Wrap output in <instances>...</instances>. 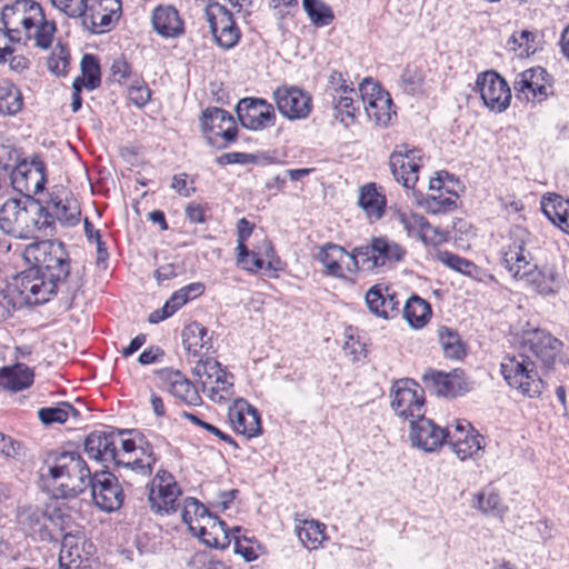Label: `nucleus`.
<instances>
[{
    "mask_svg": "<svg viewBox=\"0 0 569 569\" xmlns=\"http://www.w3.org/2000/svg\"><path fill=\"white\" fill-rule=\"evenodd\" d=\"M522 343L541 361L546 368L553 366L562 349V342L541 329L527 330L522 335Z\"/></svg>",
    "mask_w": 569,
    "mask_h": 569,
    "instance_id": "b1692460",
    "label": "nucleus"
},
{
    "mask_svg": "<svg viewBox=\"0 0 569 569\" xmlns=\"http://www.w3.org/2000/svg\"><path fill=\"white\" fill-rule=\"evenodd\" d=\"M19 43L18 36L4 27L0 29V64L7 62L8 57L14 52V44Z\"/></svg>",
    "mask_w": 569,
    "mask_h": 569,
    "instance_id": "052dcab7",
    "label": "nucleus"
},
{
    "mask_svg": "<svg viewBox=\"0 0 569 569\" xmlns=\"http://www.w3.org/2000/svg\"><path fill=\"white\" fill-rule=\"evenodd\" d=\"M70 416L78 418L79 411L68 402H62L58 407L41 408L38 411V417L44 425L63 423Z\"/></svg>",
    "mask_w": 569,
    "mask_h": 569,
    "instance_id": "09e8293b",
    "label": "nucleus"
},
{
    "mask_svg": "<svg viewBox=\"0 0 569 569\" xmlns=\"http://www.w3.org/2000/svg\"><path fill=\"white\" fill-rule=\"evenodd\" d=\"M64 512L58 501H53L41 508L29 506L21 510L19 522L22 529L30 536L41 541L52 540L49 523L62 526Z\"/></svg>",
    "mask_w": 569,
    "mask_h": 569,
    "instance_id": "9d476101",
    "label": "nucleus"
},
{
    "mask_svg": "<svg viewBox=\"0 0 569 569\" xmlns=\"http://www.w3.org/2000/svg\"><path fill=\"white\" fill-rule=\"evenodd\" d=\"M22 108V96L17 87L10 82L0 84V113L13 116Z\"/></svg>",
    "mask_w": 569,
    "mask_h": 569,
    "instance_id": "c03bdc74",
    "label": "nucleus"
},
{
    "mask_svg": "<svg viewBox=\"0 0 569 569\" xmlns=\"http://www.w3.org/2000/svg\"><path fill=\"white\" fill-rule=\"evenodd\" d=\"M241 528L234 527L232 529V539L234 541V552L241 555L246 561L256 560L258 555L256 550L241 541Z\"/></svg>",
    "mask_w": 569,
    "mask_h": 569,
    "instance_id": "69168bd1",
    "label": "nucleus"
},
{
    "mask_svg": "<svg viewBox=\"0 0 569 569\" xmlns=\"http://www.w3.org/2000/svg\"><path fill=\"white\" fill-rule=\"evenodd\" d=\"M391 407L396 415L409 423L425 415V399L422 390L417 389V383L411 379H401L391 388Z\"/></svg>",
    "mask_w": 569,
    "mask_h": 569,
    "instance_id": "4468645a",
    "label": "nucleus"
},
{
    "mask_svg": "<svg viewBox=\"0 0 569 569\" xmlns=\"http://www.w3.org/2000/svg\"><path fill=\"white\" fill-rule=\"evenodd\" d=\"M110 70L114 81L119 83L129 78L131 74V67L123 58L113 60Z\"/></svg>",
    "mask_w": 569,
    "mask_h": 569,
    "instance_id": "774afa93",
    "label": "nucleus"
},
{
    "mask_svg": "<svg viewBox=\"0 0 569 569\" xmlns=\"http://www.w3.org/2000/svg\"><path fill=\"white\" fill-rule=\"evenodd\" d=\"M200 527H196L194 536L204 545L218 549L227 548L232 539V531L229 532L226 523L216 516H207Z\"/></svg>",
    "mask_w": 569,
    "mask_h": 569,
    "instance_id": "c85d7f7f",
    "label": "nucleus"
},
{
    "mask_svg": "<svg viewBox=\"0 0 569 569\" xmlns=\"http://www.w3.org/2000/svg\"><path fill=\"white\" fill-rule=\"evenodd\" d=\"M4 27L18 36L19 43L29 41L42 50L51 47L57 26L47 19L41 4L34 0H16L2 9Z\"/></svg>",
    "mask_w": 569,
    "mask_h": 569,
    "instance_id": "f03ea898",
    "label": "nucleus"
},
{
    "mask_svg": "<svg viewBox=\"0 0 569 569\" xmlns=\"http://www.w3.org/2000/svg\"><path fill=\"white\" fill-rule=\"evenodd\" d=\"M201 128L203 132L210 134L208 136L210 144H217L218 138L224 140V143L219 144V147H226L228 142L233 141L238 131L233 118L220 108H211L203 111Z\"/></svg>",
    "mask_w": 569,
    "mask_h": 569,
    "instance_id": "5701e85b",
    "label": "nucleus"
},
{
    "mask_svg": "<svg viewBox=\"0 0 569 569\" xmlns=\"http://www.w3.org/2000/svg\"><path fill=\"white\" fill-rule=\"evenodd\" d=\"M403 249L389 242L386 238H376L370 244L357 247L349 252V262L346 263L347 272L355 273L360 267L372 270L388 262L399 261L403 257Z\"/></svg>",
    "mask_w": 569,
    "mask_h": 569,
    "instance_id": "1a4fd4ad",
    "label": "nucleus"
},
{
    "mask_svg": "<svg viewBox=\"0 0 569 569\" xmlns=\"http://www.w3.org/2000/svg\"><path fill=\"white\" fill-rule=\"evenodd\" d=\"M448 237L449 230H442L439 227L430 224L427 220L425 221L420 238L425 243L437 246L447 241Z\"/></svg>",
    "mask_w": 569,
    "mask_h": 569,
    "instance_id": "680f3d73",
    "label": "nucleus"
},
{
    "mask_svg": "<svg viewBox=\"0 0 569 569\" xmlns=\"http://www.w3.org/2000/svg\"><path fill=\"white\" fill-rule=\"evenodd\" d=\"M358 204L369 219H380L385 212L386 199L377 191L375 183H369L360 188Z\"/></svg>",
    "mask_w": 569,
    "mask_h": 569,
    "instance_id": "58836bf2",
    "label": "nucleus"
},
{
    "mask_svg": "<svg viewBox=\"0 0 569 569\" xmlns=\"http://www.w3.org/2000/svg\"><path fill=\"white\" fill-rule=\"evenodd\" d=\"M40 475L53 496L62 499L77 497L92 479L86 460L76 451L50 456Z\"/></svg>",
    "mask_w": 569,
    "mask_h": 569,
    "instance_id": "7ed1b4c3",
    "label": "nucleus"
},
{
    "mask_svg": "<svg viewBox=\"0 0 569 569\" xmlns=\"http://www.w3.org/2000/svg\"><path fill=\"white\" fill-rule=\"evenodd\" d=\"M232 386V376H229L222 370V376L219 375V379L217 380L213 378L211 388H207L206 390L209 391L211 400L220 402L226 400L230 395Z\"/></svg>",
    "mask_w": 569,
    "mask_h": 569,
    "instance_id": "6e6d98bb",
    "label": "nucleus"
},
{
    "mask_svg": "<svg viewBox=\"0 0 569 569\" xmlns=\"http://www.w3.org/2000/svg\"><path fill=\"white\" fill-rule=\"evenodd\" d=\"M67 17L81 18L84 29L92 33L109 30L121 16V0H51Z\"/></svg>",
    "mask_w": 569,
    "mask_h": 569,
    "instance_id": "39448f33",
    "label": "nucleus"
},
{
    "mask_svg": "<svg viewBox=\"0 0 569 569\" xmlns=\"http://www.w3.org/2000/svg\"><path fill=\"white\" fill-rule=\"evenodd\" d=\"M497 81L498 72L495 70L480 73L476 81V90L479 92L483 104L490 110H495L498 103Z\"/></svg>",
    "mask_w": 569,
    "mask_h": 569,
    "instance_id": "a19ab883",
    "label": "nucleus"
},
{
    "mask_svg": "<svg viewBox=\"0 0 569 569\" xmlns=\"http://www.w3.org/2000/svg\"><path fill=\"white\" fill-rule=\"evenodd\" d=\"M47 183L46 164L39 156L30 161L21 160L11 171V184L14 190L32 200V196L43 191Z\"/></svg>",
    "mask_w": 569,
    "mask_h": 569,
    "instance_id": "ddd939ff",
    "label": "nucleus"
},
{
    "mask_svg": "<svg viewBox=\"0 0 569 569\" xmlns=\"http://www.w3.org/2000/svg\"><path fill=\"white\" fill-rule=\"evenodd\" d=\"M477 508L483 513L495 512L498 507V489L493 483L488 485L477 496Z\"/></svg>",
    "mask_w": 569,
    "mask_h": 569,
    "instance_id": "13d9d810",
    "label": "nucleus"
},
{
    "mask_svg": "<svg viewBox=\"0 0 569 569\" xmlns=\"http://www.w3.org/2000/svg\"><path fill=\"white\" fill-rule=\"evenodd\" d=\"M506 49L518 58H528L537 50L535 34L528 30L516 31L507 41Z\"/></svg>",
    "mask_w": 569,
    "mask_h": 569,
    "instance_id": "37998d69",
    "label": "nucleus"
},
{
    "mask_svg": "<svg viewBox=\"0 0 569 569\" xmlns=\"http://www.w3.org/2000/svg\"><path fill=\"white\" fill-rule=\"evenodd\" d=\"M89 486L96 506L107 512L118 510L123 502V491L118 479L108 471L96 473Z\"/></svg>",
    "mask_w": 569,
    "mask_h": 569,
    "instance_id": "6ab92c4d",
    "label": "nucleus"
},
{
    "mask_svg": "<svg viewBox=\"0 0 569 569\" xmlns=\"http://www.w3.org/2000/svg\"><path fill=\"white\" fill-rule=\"evenodd\" d=\"M438 259L445 266L466 274H469L470 269L473 267V264L470 261L448 251L439 252Z\"/></svg>",
    "mask_w": 569,
    "mask_h": 569,
    "instance_id": "bf43d9fd",
    "label": "nucleus"
},
{
    "mask_svg": "<svg viewBox=\"0 0 569 569\" xmlns=\"http://www.w3.org/2000/svg\"><path fill=\"white\" fill-rule=\"evenodd\" d=\"M366 303L369 310L383 319H388L397 315L400 301L396 293L389 288L376 284L366 293Z\"/></svg>",
    "mask_w": 569,
    "mask_h": 569,
    "instance_id": "cd10ccee",
    "label": "nucleus"
},
{
    "mask_svg": "<svg viewBox=\"0 0 569 569\" xmlns=\"http://www.w3.org/2000/svg\"><path fill=\"white\" fill-rule=\"evenodd\" d=\"M422 380L437 396L447 398L462 396L470 389L465 372L460 369L450 372L429 370L422 376Z\"/></svg>",
    "mask_w": 569,
    "mask_h": 569,
    "instance_id": "aec40b11",
    "label": "nucleus"
},
{
    "mask_svg": "<svg viewBox=\"0 0 569 569\" xmlns=\"http://www.w3.org/2000/svg\"><path fill=\"white\" fill-rule=\"evenodd\" d=\"M193 373L202 383L203 390H206L207 388H211L213 378L217 380L219 379V375L222 376V369L217 360L212 358H200L196 362Z\"/></svg>",
    "mask_w": 569,
    "mask_h": 569,
    "instance_id": "8fccbe9b",
    "label": "nucleus"
},
{
    "mask_svg": "<svg viewBox=\"0 0 569 569\" xmlns=\"http://www.w3.org/2000/svg\"><path fill=\"white\" fill-rule=\"evenodd\" d=\"M128 97L136 106L143 107L151 98V90L146 83L136 81L129 87Z\"/></svg>",
    "mask_w": 569,
    "mask_h": 569,
    "instance_id": "e2e57ef3",
    "label": "nucleus"
},
{
    "mask_svg": "<svg viewBox=\"0 0 569 569\" xmlns=\"http://www.w3.org/2000/svg\"><path fill=\"white\" fill-rule=\"evenodd\" d=\"M500 373L517 396L535 399L545 390V382L536 370V363L523 355L506 357L500 363Z\"/></svg>",
    "mask_w": 569,
    "mask_h": 569,
    "instance_id": "6e6552de",
    "label": "nucleus"
},
{
    "mask_svg": "<svg viewBox=\"0 0 569 569\" xmlns=\"http://www.w3.org/2000/svg\"><path fill=\"white\" fill-rule=\"evenodd\" d=\"M409 440L412 447L425 452H435L446 443L449 429L441 428L421 415L409 423Z\"/></svg>",
    "mask_w": 569,
    "mask_h": 569,
    "instance_id": "f3484780",
    "label": "nucleus"
},
{
    "mask_svg": "<svg viewBox=\"0 0 569 569\" xmlns=\"http://www.w3.org/2000/svg\"><path fill=\"white\" fill-rule=\"evenodd\" d=\"M449 237L455 240L458 247L469 248L470 240L475 237V231L469 221L463 218H455L451 222Z\"/></svg>",
    "mask_w": 569,
    "mask_h": 569,
    "instance_id": "864d4df0",
    "label": "nucleus"
},
{
    "mask_svg": "<svg viewBox=\"0 0 569 569\" xmlns=\"http://www.w3.org/2000/svg\"><path fill=\"white\" fill-rule=\"evenodd\" d=\"M237 114L241 124L258 131L274 126L276 112L273 106L261 98H244L237 106Z\"/></svg>",
    "mask_w": 569,
    "mask_h": 569,
    "instance_id": "a211bd4d",
    "label": "nucleus"
},
{
    "mask_svg": "<svg viewBox=\"0 0 569 569\" xmlns=\"http://www.w3.org/2000/svg\"><path fill=\"white\" fill-rule=\"evenodd\" d=\"M253 230V224L250 223L247 219L241 218L237 224L238 231V240H237V250L240 251V254H247V246L246 241L250 237Z\"/></svg>",
    "mask_w": 569,
    "mask_h": 569,
    "instance_id": "338daca9",
    "label": "nucleus"
},
{
    "mask_svg": "<svg viewBox=\"0 0 569 569\" xmlns=\"http://www.w3.org/2000/svg\"><path fill=\"white\" fill-rule=\"evenodd\" d=\"M182 491L174 477L166 470H159L153 477L148 500L150 508L158 515H171L180 508L179 497Z\"/></svg>",
    "mask_w": 569,
    "mask_h": 569,
    "instance_id": "f8f14e48",
    "label": "nucleus"
},
{
    "mask_svg": "<svg viewBox=\"0 0 569 569\" xmlns=\"http://www.w3.org/2000/svg\"><path fill=\"white\" fill-rule=\"evenodd\" d=\"M446 442L461 461L478 456L485 447L482 436L475 433L471 425L467 421H457L455 429L449 430Z\"/></svg>",
    "mask_w": 569,
    "mask_h": 569,
    "instance_id": "4be33fe9",
    "label": "nucleus"
},
{
    "mask_svg": "<svg viewBox=\"0 0 569 569\" xmlns=\"http://www.w3.org/2000/svg\"><path fill=\"white\" fill-rule=\"evenodd\" d=\"M302 6L311 22L318 27L328 26L335 19L331 8L321 0H302Z\"/></svg>",
    "mask_w": 569,
    "mask_h": 569,
    "instance_id": "de8ad7c7",
    "label": "nucleus"
},
{
    "mask_svg": "<svg viewBox=\"0 0 569 569\" xmlns=\"http://www.w3.org/2000/svg\"><path fill=\"white\" fill-rule=\"evenodd\" d=\"M272 99L278 111L292 121L306 119L312 109L310 94L296 86L278 87Z\"/></svg>",
    "mask_w": 569,
    "mask_h": 569,
    "instance_id": "dca6fc26",
    "label": "nucleus"
},
{
    "mask_svg": "<svg viewBox=\"0 0 569 569\" xmlns=\"http://www.w3.org/2000/svg\"><path fill=\"white\" fill-rule=\"evenodd\" d=\"M425 76L422 70L416 66H407L400 77V84L403 92L408 94H417L421 92Z\"/></svg>",
    "mask_w": 569,
    "mask_h": 569,
    "instance_id": "3c124183",
    "label": "nucleus"
},
{
    "mask_svg": "<svg viewBox=\"0 0 569 569\" xmlns=\"http://www.w3.org/2000/svg\"><path fill=\"white\" fill-rule=\"evenodd\" d=\"M457 193H450L449 196H445L443 193L430 196L426 200L427 208L432 213L451 211L457 207Z\"/></svg>",
    "mask_w": 569,
    "mask_h": 569,
    "instance_id": "4d7b16f0",
    "label": "nucleus"
},
{
    "mask_svg": "<svg viewBox=\"0 0 569 569\" xmlns=\"http://www.w3.org/2000/svg\"><path fill=\"white\" fill-rule=\"evenodd\" d=\"M82 536L80 533H66L61 541L59 555V569H78L81 562L80 542Z\"/></svg>",
    "mask_w": 569,
    "mask_h": 569,
    "instance_id": "4c0bfd02",
    "label": "nucleus"
},
{
    "mask_svg": "<svg viewBox=\"0 0 569 569\" xmlns=\"http://www.w3.org/2000/svg\"><path fill=\"white\" fill-rule=\"evenodd\" d=\"M228 417L234 431L248 438L256 437L262 431L258 410L243 399L233 402L229 408Z\"/></svg>",
    "mask_w": 569,
    "mask_h": 569,
    "instance_id": "bb28decb",
    "label": "nucleus"
},
{
    "mask_svg": "<svg viewBox=\"0 0 569 569\" xmlns=\"http://www.w3.org/2000/svg\"><path fill=\"white\" fill-rule=\"evenodd\" d=\"M151 21L153 29L162 37L173 38L183 32V22L173 6H158L152 12Z\"/></svg>",
    "mask_w": 569,
    "mask_h": 569,
    "instance_id": "2f4dec72",
    "label": "nucleus"
},
{
    "mask_svg": "<svg viewBox=\"0 0 569 569\" xmlns=\"http://www.w3.org/2000/svg\"><path fill=\"white\" fill-rule=\"evenodd\" d=\"M331 103L337 111V117L347 127L353 122L356 112L360 108V102L357 100L358 92L351 86L345 88H333L330 93Z\"/></svg>",
    "mask_w": 569,
    "mask_h": 569,
    "instance_id": "473e14b6",
    "label": "nucleus"
},
{
    "mask_svg": "<svg viewBox=\"0 0 569 569\" xmlns=\"http://www.w3.org/2000/svg\"><path fill=\"white\" fill-rule=\"evenodd\" d=\"M48 223V212L33 200L8 199L0 207V230L13 238H37Z\"/></svg>",
    "mask_w": 569,
    "mask_h": 569,
    "instance_id": "20e7f679",
    "label": "nucleus"
},
{
    "mask_svg": "<svg viewBox=\"0 0 569 569\" xmlns=\"http://www.w3.org/2000/svg\"><path fill=\"white\" fill-rule=\"evenodd\" d=\"M430 316V305L418 296H411L403 307V317L412 328H422Z\"/></svg>",
    "mask_w": 569,
    "mask_h": 569,
    "instance_id": "ea45409f",
    "label": "nucleus"
},
{
    "mask_svg": "<svg viewBox=\"0 0 569 569\" xmlns=\"http://www.w3.org/2000/svg\"><path fill=\"white\" fill-rule=\"evenodd\" d=\"M546 70L542 68L529 69L520 74V79L515 81V89L518 91V97L523 94L527 101L541 102L548 97L549 86L540 83L543 80Z\"/></svg>",
    "mask_w": 569,
    "mask_h": 569,
    "instance_id": "c756f323",
    "label": "nucleus"
},
{
    "mask_svg": "<svg viewBox=\"0 0 569 569\" xmlns=\"http://www.w3.org/2000/svg\"><path fill=\"white\" fill-rule=\"evenodd\" d=\"M207 329L199 322H191L182 330L183 347L192 357H201L211 349Z\"/></svg>",
    "mask_w": 569,
    "mask_h": 569,
    "instance_id": "c9c22d12",
    "label": "nucleus"
},
{
    "mask_svg": "<svg viewBox=\"0 0 569 569\" xmlns=\"http://www.w3.org/2000/svg\"><path fill=\"white\" fill-rule=\"evenodd\" d=\"M207 17L211 32L220 47L230 49L238 43L240 31L236 26L232 14L224 7L214 6L211 10L207 11Z\"/></svg>",
    "mask_w": 569,
    "mask_h": 569,
    "instance_id": "393cba45",
    "label": "nucleus"
},
{
    "mask_svg": "<svg viewBox=\"0 0 569 569\" xmlns=\"http://www.w3.org/2000/svg\"><path fill=\"white\" fill-rule=\"evenodd\" d=\"M408 146L398 147L390 156L389 166L395 180L405 188H413L418 181L421 157Z\"/></svg>",
    "mask_w": 569,
    "mask_h": 569,
    "instance_id": "412c9836",
    "label": "nucleus"
},
{
    "mask_svg": "<svg viewBox=\"0 0 569 569\" xmlns=\"http://www.w3.org/2000/svg\"><path fill=\"white\" fill-rule=\"evenodd\" d=\"M157 377L163 389L183 402L197 406L201 398L190 380L179 370L163 368L157 371Z\"/></svg>",
    "mask_w": 569,
    "mask_h": 569,
    "instance_id": "a878e982",
    "label": "nucleus"
},
{
    "mask_svg": "<svg viewBox=\"0 0 569 569\" xmlns=\"http://www.w3.org/2000/svg\"><path fill=\"white\" fill-rule=\"evenodd\" d=\"M237 263L250 272H258L263 267V260L259 257V253L248 248L247 254H240V251H238Z\"/></svg>",
    "mask_w": 569,
    "mask_h": 569,
    "instance_id": "0e129e2a",
    "label": "nucleus"
},
{
    "mask_svg": "<svg viewBox=\"0 0 569 569\" xmlns=\"http://www.w3.org/2000/svg\"><path fill=\"white\" fill-rule=\"evenodd\" d=\"M295 531L301 543L309 550L318 549L327 539L326 525L315 519L295 518Z\"/></svg>",
    "mask_w": 569,
    "mask_h": 569,
    "instance_id": "f704fd0d",
    "label": "nucleus"
},
{
    "mask_svg": "<svg viewBox=\"0 0 569 569\" xmlns=\"http://www.w3.org/2000/svg\"><path fill=\"white\" fill-rule=\"evenodd\" d=\"M82 74L74 79L73 84L84 87L89 90L100 84V68L93 56L86 54L81 60Z\"/></svg>",
    "mask_w": 569,
    "mask_h": 569,
    "instance_id": "49530a36",
    "label": "nucleus"
},
{
    "mask_svg": "<svg viewBox=\"0 0 569 569\" xmlns=\"http://www.w3.org/2000/svg\"><path fill=\"white\" fill-rule=\"evenodd\" d=\"M545 216L561 231L569 234V199L558 193H547L540 201Z\"/></svg>",
    "mask_w": 569,
    "mask_h": 569,
    "instance_id": "72a5a7b5",
    "label": "nucleus"
},
{
    "mask_svg": "<svg viewBox=\"0 0 569 569\" xmlns=\"http://www.w3.org/2000/svg\"><path fill=\"white\" fill-rule=\"evenodd\" d=\"M512 243L503 253V264L510 276L515 279L528 278V282L545 296L556 295L562 287L561 273L553 266H543L532 269L531 254L526 249L529 233L521 227H515L510 231Z\"/></svg>",
    "mask_w": 569,
    "mask_h": 569,
    "instance_id": "f257e3e1",
    "label": "nucleus"
},
{
    "mask_svg": "<svg viewBox=\"0 0 569 569\" xmlns=\"http://www.w3.org/2000/svg\"><path fill=\"white\" fill-rule=\"evenodd\" d=\"M22 258L33 270L63 283L70 273L68 253L62 242L42 240L24 247Z\"/></svg>",
    "mask_w": 569,
    "mask_h": 569,
    "instance_id": "0eeeda50",
    "label": "nucleus"
},
{
    "mask_svg": "<svg viewBox=\"0 0 569 569\" xmlns=\"http://www.w3.org/2000/svg\"><path fill=\"white\" fill-rule=\"evenodd\" d=\"M124 432L126 430H120L118 433L114 431H93L86 438L84 450L91 459L101 462H114L118 467H122L126 471L137 476H150L156 463V457L151 451L144 452L142 450V457L132 460L118 457V436Z\"/></svg>",
    "mask_w": 569,
    "mask_h": 569,
    "instance_id": "423d86ee",
    "label": "nucleus"
},
{
    "mask_svg": "<svg viewBox=\"0 0 569 569\" xmlns=\"http://www.w3.org/2000/svg\"><path fill=\"white\" fill-rule=\"evenodd\" d=\"M317 259L323 266V272L339 279L346 278V263L349 262V252L339 244L326 243L318 253Z\"/></svg>",
    "mask_w": 569,
    "mask_h": 569,
    "instance_id": "7c9ffc66",
    "label": "nucleus"
},
{
    "mask_svg": "<svg viewBox=\"0 0 569 569\" xmlns=\"http://www.w3.org/2000/svg\"><path fill=\"white\" fill-rule=\"evenodd\" d=\"M180 510L182 521L188 526L189 530L194 533L196 527H200L204 522L203 518L211 516L208 509L194 498H186Z\"/></svg>",
    "mask_w": 569,
    "mask_h": 569,
    "instance_id": "79ce46f5",
    "label": "nucleus"
},
{
    "mask_svg": "<svg viewBox=\"0 0 569 569\" xmlns=\"http://www.w3.org/2000/svg\"><path fill=\"white\" fill-rule=\"evenodd\" d=\"M359 91L368 118L378 126H388L396 114L390 94L367 79L360 83Z\"/></svg>",
    "mask_w": 569,
    "mask_h": 569,
    "instance_id": "2eb2a0df",
    "label": "nucleus"
},
{
    "mask_svg": "<svg viewBox=\"0 0 569 569\" xmlns=\"http://www.w3.org/2000/svg\"><path fill=\"white\" fill-rule=\"evenodd\" d=\"M439 341L447 358L460 359L466 355V346L458 332L441 327L438 331Z\"/></svg>",
    "mask_w": 569,
    "mask_h": 569,
    "instance_id": "a18cd8bd",
    "label": "nucleus"
},
{
    "mask_svg": "<svg viewBox=\"0 0 569 569\" xmlns=\"http://www.w3.org/2000/svg\"><path fill=\"white\" fill-rule=\"evenodd\" d=\"M33 372L26 365L18 363L0 371V386L12 391H20L31 386Z\"/></svg>",
    "mask_w": 569,
    "mask_h": 569,
    "instance_id": "e433bc0d",
    "label": "nucleus"
},
{
    "mask_svg": "<svg viewBox=\"0 0 569 569\" xmlns=\"http://www.w3.org/2000/svg\"><path fill=\"white\" fill-rule=\"evenodd\" d=\"M52 216L62 224L74 226L79 221L80 210L74 200L53 202Z\"/></svg>",
    "mask_w": 569,
    "mask_h": 569,
    "instance_id": "603ef678",
    "label": "nucleus"
},
{
    "mask_svg": "<svg viewBox=\"0 0 569 569\" xmlns=\"http://www.w3.org/2000/svg\"><path fill=\"white\" fill-rule=\"evenodd\" d=\"M396 220L403 228V230H406L408 236L418 237L419 239L421 238L423 224L426 221L422 216L411 212H398L396 214Z\"/></svg>",
    "mask_w": 569,
    "mask_h": 569,
    "instance_id": "5fc2aeb1",
    "label": "nucleus"
},
{
    "mask_svg": "<svg viewBox=\"0 0 569 569\" xmlns=\"http://www.w3.org/2000/svg\"><path fill=\"white\" fill-rule=\"evenodd\" d=\"M62 283L42 274L32 268L22 272L14 279V289L19 296V303L37 306L46 303L58 292Z\"/></svg>",
    "mask_w": 569,
    "mask_h": 569,
    "instance_id": "9b49d317",
    "label": "nucleus"
}]
</instances>
